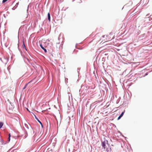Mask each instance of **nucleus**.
<instances>
[{
	"label": "nucleus",
	"instance_id": "nucleus-7",
	"mask_svg": "<svg viewBox=\"0 0 152 152\" xmlns=\"http://www.w3.org/2000/svg\"><path fill=\"white\" fill-rule=\"evenodd\" d=\"M10 134H9V138H8V141H9V142L10 141Z\"/></svg>",
	"mask_w": 152,
	"mask_h": 152
},
{
	"label": "nucleus",
	"instance_id": "nucleus-13",
	"mask_svg": "<svg viewBox=\"0 0 152 152\" xmlns=\"http://www.w3.org/2000/svg\"><path fill=\"white\" fill-rule=\"evenodd\" d=\"M113 38H112L111 39H113Z\"/></svg>",
	"mask_w": 152,
	"mask_h": 152
},
{
	"label": "nucleus",
	"instance_id": "nucleus-6",
	"mask_svg": "<svg viewBox=\"0 0 152 152\" xmlns=\"http://www.w3.org/2000/svg\"><path fill=\"white\" fill-rule=\"evenodd\" d=\"M3 125V123L2 122H0V129L1 128Z\"/></svg>",
	"mask_w": 152,
	"mask_h": 152
},
{
	"label": "nucleus",
	"instance_id": "nucleus-8",
	"mask_svg": "<svg viewBox=\"0 0 152 152\" xmlns=\"http://www.w3.org/2000/svg\"><path fill=\"white\" fill-rule=\"evenodd\" d=\"M40 47H41V48L42 49H44V48L42 46V45L41 44L40 45Z\"/></svg>",
	"mask_w": 152,
	"mask_h": 152
},
{
	"label": "nucleus",
	"instance_id": "nucleus-4",
	"mask_svg": "<svg viewBox=\"0 0 152 152\" xmlns=\"http://www.w3.org/2000/svg\"><path fill=\"white\" fill-rule=\"evenodd\" d=\"M34 116H35V118L38 121V122L41 124V125L42 126V127L43 126V125L42 123L37 118V117L36 116V115H34Z\"/></svg>",
	"mask_w": 152,
	"mask_h": 152
},
{
	"label": "nucleus",
	"instance_id": "nucleus-12",
	"mask_svg": "<svg viewBox=\"0 0 152 152\" xmlns=\"http://www.w3.org/2000/svg\"><path fill=\"white\" fill-rule=\"evenodd\" d=\"M23 46L24 47H25V45H24V42H23Z\"/></svg>",
	"mask_w": 152,
	"mask_h": 152
},
{
	"label": "nucleus",
	"instance_id": "nucleus-11",
	"mask_svg": "<svg viewBox=\"0 0 152 152\" xmlns=\"http://www.w3.org/2000/svg\"><path fill=\"white\" fill-rule=\"evenodd\" d=\"M43 50H44V51L45 53H46L47 51V50H46L45 49V48H44V49H43Z\"/></svg>",
	"mask_w": 152,
	"mask_h": 152
},
{
	"label": "nucleus",
	"instance_id": "nucleus-5",
	"mask_svg": "<svg viewBox=\"0 0 152 152\" xmlns=\"http://www.w3.org/2000/svg\"><path fill=\"white\" fill-rule=\"evenodd\" d=\"M48 19L49 21H50V13H48Z\"/></svg>",
	"mask_w": 152,
	"mask_h": 152
},
{
	"label": "nucleus",
	"instance_id": "nucleus-9",
	"mask_svg": "<svg viewBox=\"0 0 152 152\" xmlns=\"http://www.w3.org/2000/svg\"><path fill=\"white\" fill-rule=\"evenodd\" d=\"M27 84H26L25 86L23 88V90L25 89L26 88V86H27Z\"/></svg>",
	"mask_w": 152,
	"mask_h": 152
},
{
	"label": "nucleus",
	"instance_id": "nucleus-2",
	"mask_svg": "<svg viewBox=\"0 0 152 152\" xmlns=\"http://www.w3.org/2000/svg\"><path fill=\"white\" fill-rule=\"evenodd\" d=\"M103 37L107 38V39H104V42H107V41H109V40L111 39L110 38H109V35H108V36L104 35L103 36Z\"/></svg>",
	"mask_w": 152,
	"mask_h": 152
},
{
	"label": "nucleus",
	"instance_id": "nucleus-10",
	"mask_svg": "<svg viewBox=\"0 0 152 152\" xmlns=\"http://www.w3.org/2000/svg\"><path fill=\"white\" fill-rule=\"evenodd\" d=\"M7 0H3V1H2V2L3 3H4L5 2H6V1H7Z\"/></svg>",
	"mask_w": 152,
	"mask_h": 152
},
{
	"label": "nucleus",
	"instance_id": "nucleus-3",
	"mask_svg": "<svg viewBox=\"0 0 152 152\" xmlns=\"http://www.w3.org/2000/svg\"><path fill=\"white\" fill-rule=\"evenodd\" d=\"M124 112H125V110H124V111L123 112H122V113H121V114L118 117V120L119 119H120L123 116L124 113Z\"/></svg>",
	"mask_w": 152,
	"mask_h": 152
},
{
	"label": "nucleus",
	"instance_id": "nucleus-1",
	"mask_svg": "<svg viewBox=\"0 0 152 152\" xmlns=\"http://www.w3.org/2000/svg\"><path fill=\"white\" fill-rule=\"evenodd\" d=\"M107 141H104L102 142V146L104 150L106 151L107 150L108 147L109 146Z\"/></svg>",
	"mask_w": 152,
	"mask_h": 152
}]
</instances>
